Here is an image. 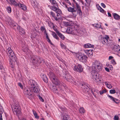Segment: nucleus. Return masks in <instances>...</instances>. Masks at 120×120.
<instances>
[{
	"instance_id": "f03ea898",
	"label": "nucleus",
	"mask_w": 120,
	"mask_h": 120,
	"mask_svg": "<svg viewBox=\"0 0 120 120\" xmlns=\"http://www.w3.org/2000/svg\"><path fill=\"white\" fill-rule=\"evenodd\" d=\"M102 68L101 64L98 61L95 60L93 62L91 71H95L97 72L101 70Z\"/></svg>"
},
{
	"instance_id": "0eeeda50",
	"label": "nucleus",
	"mask_w": 120,
	"mask_h": 120,
	"mask_svg": "<svg viewBox=\"0 0 120 120\" xmlns=\"http://www.w3.org/2000/svg\"><path fill=\"white\" fill-rule=\"evenodd\" d=\"M23 93L25 95L30 99L32 98L33 95L30 89L25 88L24 90Z\"/></svg>"
},
{
	"instance_id": "4468645a",
	"label": "nucleus",
	"mask_w": 120,
	"mask_h": 120,
	"mask_svg": "<svg viewBox=\"0 0 120 120\" xmlns=\"http://www.w3.org/2000/svg\"><path fill=\"white\" fill-rule=\"evenodd\" d=\"M79 26L78 25H76L75 26V30H77V31L78 33L77 34L79 36H82L83 33V32L81 30H78L79 29Z\"/></svg>"
},
{
	"instance_id": "6e6552de",
	"label": "nucleus",
	"mask_w": 120,
	"mask_h": 120,
	"mask_svg": "<svg viewBox=\"0 0 120 120\" xmlns=\"http://www.w3.org/2000/svg\"><path fill=\"white\" fill-rule=\"evenodd\" d=\"M12 108L13 112H15L16 114L20 113V108L18 103L14 104L13 106L12 107Z\"/></svg>"
},
{
	"instance_id": "864d4df0",
	"label": "nucleus",
	"mask_w": 120,
	"mask_h": 120,
	"mask_svg": "<svg viewBox=\"0 0 120 120\" xmlns=\"http://www.w3.org/2000/svg\"><path fill=\"white\" fill-rule=\"evenodd\" d=\"M46 40L50 44L52 45H53V44L51 42V41L49 38L46 39Z\"/></svg>"
},
{
	"instance_id": "de8ad7c7",
	"label": "nucleus",
	"mask_w": 120,
	"mask_h": 120,
	"mask_svg": "<svg viewBox=\"0 0 120 120\" xmlns=\"http://www.w3.org/2000/svg\"><path fill=\"white\" fill-rule=\"evenodd\" d=\"M53 28L54 30L56 32L57 34L59 32L57 30L56 27L54 26H53Z\"/></svg>"
},
{
	"instance_id": "c03bdc74",
	"label": "nucleus",
	"mask_w": 120,
	"mask_h": 120,
	"mask_svg": "<svg viewBox=\"0 0 120 120\" xmlns=\"http://www.w3.org/2000/svg\"><path fill=\"white\" fill-rule=\"evenodd\" d=\"M111 63L113 64V65H114L116 64V63L115 62L114 59H112L110 61Z\"/></svg>"
},
{
	"instance_id": "2eb2a0df",
	"label": "nucleus",
	"mask_w": 120,
	"mask_h": 120,
	"mask_svg": "<svg viewBox=\"0 0 120 120\" xmlns=\"http://www.w3.org/2000/svg\"><path fill=\"white\" fill-rule=\"evenodd\" d=\"M28 82L30 88L38 85L35 81L34 80H30Z\"/></svg>"
},
{
	"instance_id": "0e129e2a",
	"label": "nucleus",
	"mask_w": 120,
	"mask_h": 120,
	"mask_svg": "<svg viewBox=\"0 0 120 120\" xmlns=\"http://www.w3.org/2000/svg\"><path fill=\"white\" fill-rule=\"evenodd\" d=\"M101 6L103 7L104 8H105L106 7V6L103 3H101Z\"/></svg>"
},
{
	"instance_id": "5701e85b",
	"label": "nucleus",
	"mask_w": 120,
	"mask_h": 120,
	"mask_svg": "<svg viewBox=\"0 0 120 120\" xmlns=\"http://www.w3.org/2000/svg\"><path fill=\"white\" fill-rule=\"evenodd\" d=\"M65 73L64 74L65 75L64 76L65 79L67 80H68V79H71L72 78L71 76L68 73V72L66 71Z\"/></svg>"
},
{
	"instance_id": "ddd939ff",
	"label": "nucleus",
	"mask_w": 120,
	"mask_h": 120,
	"mask_svg": "<svg viewBox=\"0 0 120 120\" xmlns=\"http://www.w3.org/2000/svg\"><path fill=\"white\" fill-rule=\"evenodd\" d=\"M50 13L53 19L56 21L58 20L60 18V15L59 14H56V16L53 12H51Z\"/></svg>"
},
{
	"instance_id": "e2e57ef3",
	"label": "nucleus",
	"mask_w": 120,
	"mask_h": 120,
	"mask_svg": "<svg viewBox=\"0 0 120 120\" xmlns=\"http://www.w3.org/2000/svg\"><path fill=\"white\" fill-rule=\"evenodd\" d=\"M39 98L40 100L41 101L43 102L44 101L43 99L42 98V97H41L40 96H39Z\"/></svg>"
},
{
	"instance_id": "49530a36",
	"label": "nucleus",
	"mask_w": 120,
	"mask_h": 120,
	"mask_svg": "<svg viewBox=\"0 0 120 120\" xmlns=\"http://www.w3.org/2000/svg\"><path fill=\"white\" fill-rule=\"evenodd\" d=\"M98 10L101 13H103L104 12V14H106V11H105L104 10L102 9L101 8L100 9Z\"/></svg>"
},
{
	"instance_id": "9b49d317",
	"label": "nucleus",
	"mask_w": 120,
	"mask_h": 120,
	"mask_svg": "<svg viewBox=\"0 0 120 120\" xmlns=\"http://www.w3.org/2000/svg\"><path fill=\"white\" fill-rule=\"evenodd\" d=\"M107 96L109 98H110V100H112L116 104H118L119 103L120 100L118 99L114 98L112 96L108 94L107 95Z\"/></svg>"
},
{
	"instance_id": "69168bd1",
	"label": "nucleus",
	"mask_w": 120,
	"mask_h": 120,
	"mask_svg": "<svg viewBox=\"0 0 120 120\" xmlns=\"http://www.w3.org/2000/svg\"><path fill=\"white\" fill-rule=\"evenodd\" d=\"M107 66H109L110 68V69L112 70L113 69L112 66L111 65H108Z\"/></svg>"
},
{
	"instance_id": "09e8293b",
	"label": "nucleus",
	"mask_w": 120,
	"mask_h": 120,
	"mask_svg": "<svg viewBox=\"0 0 120 120\" xmlns=\"http://www.w3.org/2000/svg\"><path fill=\"white\" fill-rule=\"evenodd\" d=\"M56 11H56V14H59L60 15V14H61V10L60 9L57 8Z\"/></svg>"
},
{
	"instance_id": "6e6d98bb",
	"label": "nucleus",
	"mask_w": 120,
	"mask_h": 120,
	"mask_svg": "<svg viewBox=\"0 0 120 120\" xmlns=\"http://www.w3.org/2000/svg\"><path fill=\"white\" fill-rule=\"evenodd\" d=\"M12 24H11V25H12L13 26H16L17 24L14 21H13Z\"/></svg>"
},
{
	"instance_id": "3c124183",
	"label": "nucleus",
	"mask_w": 120,
	"mask_h": 120,
	"mask_svg": "<svg viewBox=\"0 0 120 120\" xmlns=\"http://www.w3.org/2000/svg\"><path fill=\"white\" fill-rule=\"evenodd\" d=\"M67 31H69L68 33H72V31L71 28L69 27L67 29Z\"/></svg>"
},
{
	"instance_id": "393cba45",
	"label": "nucleus",
	"mask_w": 120,
	"mask_h": 120,
	"mask_svg": "<svg viewBox=\"0 0 120 120\" xmlns=\"http://www.w3.org/2000/svg\"><path fill=\"white\" fill-rule=\"evenodd\" d=\"M103 41H102L103 43L104 44L105 43H107L108 40L109 39V37L107 35H106L105 36L104 38H103Z\"/></svg>"
},
{
	"instance_id": "bb28decb",
	"label": "nucleus",
	"mask_w": 120,
	"mask_h": 120,
	"mask_svg": "<svg viewBox=\"0 0 120 120\" xmlns=\"http://www.w3.org/2000/svg\"><path fill=\"white\" fill-rule=\"evenodd\" d=\"M41 78L46 83L48 82V79L45 75L44 74H42L41 75Z\"/></svg>"
},
{
	"instance_id": "13d9d810",
	"label": "nucleus",
	"mask_w": 120,
	"mask_h": 120,
	"mask_svg": "<svg viewBox=\"0 0 120 120\" xmlns=\"http://www.w3.org/2000/svg\"><path fill=\"white\" fill-rule=\"evenodd\" d=\"M113 57L111 56H110L109 57L108 59L110 61L112 59H113Z\"/></svg>"
},
{
	"instance_id": "c756f323",
	"label": "nucleus",
	"mask_w": 120,
	"mask_h": 120,
	"mask_svg": "<svg viewBox=\"0 0 120 120\" xmlns=\"http://www.w3.org/2000/svg\"><path fill=\"white\" fill-rule=\"evenodd\" d=\"M4 112L2 107L0 105V120H3L2 114Z\"/></svg>"
},
{
	"instance_id": "c85d7f7f",
	"label": "nucleus",
	"mask_w": 120,
	"mask_h": 120,
	"mask_svg": "<svg viewBox=\"0 0 120 120\" xmlns=\"http://www.w3.org/2000/svg\"><path fill=\"white\" fill-rule=\"evenodd\" d=\"M10 66L12 68H13L14 67V62L16 61V59H15V60H13V59H10Z\"/></svg>"
},
{
	"instance_id": "4d7b16f0",
	"label": "nucleus",
	"mask_w": 120,
	"mask_h": 120,
	"mask_svg": "<svg viewBox=\"0 0 120 120\" xmlns=\"http://www.w3.org/2000/svg\"><path fill=\"white\" fill-rule=\"evenodd\" d=\"M18 85L21 89H22L23 86L21 83L20 82L18 83Z\"/></svg>"
},
{
	"instance_id": "052dcab7",
	"label": "nucleus",
	"mask_w": 120,
	"mask_h": 120,
	"mask_svg": "<svg viewBox=\"0 0 120 120\" xmlns=\"http://www.w3.org/2000/svg\"><path fill=\"white\" fill-rule=\"evenodd\" d=\"M41 30L42 31H44V32H45V30H46L45 28L43 26L41 27Z\"/></svg>"
},
{
	"instance_id": "f3484780",
	"label": "nucleus",
	"mask_w": 120,
	"mask_h": 120,
	"mask_svg": "<svg viewBox=\"0 0 120 120\" xmlns=\"http://www.w3.org/2000/svg\"><path fill=\"white\" fill-rule=\"evenodd\" d=\"M17 6H18L24 11L26 10L27 9L26 6L23 4L22 3L19 2L18 3Z\"/></svg>"
},
{
	"instance_id": "39448f33",
	"label": "nucleus",
	"mask_w": 120,
	"mask_h": 120,
	"mask_svg": "<svg viewBox=\"0 0 120 120\" xmlns=\"http://www.w3.org/2000/svg\"><path fill=\"white\" fill-rule=\"evenodd\" d=\"M31 59L34 64L38 63H40L42 61L44 62L42 59L40 57H38L36 55H33L31 56Z\"/></svg>"
},
{
	"instance_id": "bf43d9fd",
	"label": "nucleus",
	"mask_w": 120,
	"mask_h": 120,
	"mask_svg": "<svg viewBox=\"0 0 120 120\" xmlns=\"http://www.w3.org/2000/svg\"><path fill=\"white\" fill-rule=\"evenodd\" d=\"M32 4L33 6L34 7H36L37 6L36 5L35 3V2L34 1H33L32 3Z\"/></svg>"
},
{
	"instance_id": "8fccbe9b",
	"label": "nucleus",
	"mask_w": 120,
	"mask_h": 120,
	"mask_svg": "<svg viewBox=\"0 0 120 120\" xmlns=\"http://www.w3.org/2000/svg\"><path fill=\"white\" fill-rule=\"evenodd\" d=\"M106 92V90L105 89H104L101 91L100 92V94L101 95L104 93H105Z\"/></svg>"
},
{
	"instance_id": "4c0bfd02",
	"label": "nucleus",
	"mask_w": 120,
	"mask_h": 120,
	"mask_svg": "<svg viewBox=\"0 0 120 120\" xmlns=\"http://www.w3.org/2000/svg\"><path fill=\"white\" fill-rule=\"evenodd\" d=\"M49 0L51 3L53 5H57V4L56 1L55 0Z\"/></svg>"
},
{
	"instance_id": "58836bf2",
	"label": "nucleus",
	"mask_w": 120,
	"mask_h": 120,
	"mask_svg": "<svg viewBox=\"0 0 120 120\" xmlns=\"http://www.w3.org/2000/svg\"><path fill=\"white\" fill-rule=\"evenodd\" d=\"M57 34L62 39L64 40L65 38L64 36L60 32Z\"/></svg>"
},
{
	"instance_id": "a878e982",
	"label": "nucleus",
	"mask_w": 120,
	"mask_h": 120,
	"mask_svg": "<svg viewBox=\"0 0 120 120\" xmlns=\"http://www.w3.org/2000/svg\"><path fill=\"white\" fill-rule=\"evenodd\" d=\"M84 52L88 56H90L93 54V50H85L84 51Z\"/></svg>"
},
{
	"instance_id": "dca6fc26",
	"label": "nucleus",
	"mask_w": 120,
	"mask_h": 120,
	"mask_svg": "<svg viewBox=\"0 0 120 120\" xmlns=\"http://www.w3.org/2000/svg\"><path fill=\"white\" fill-rule=\"evenodd\" d=\"M6 1L11 5H13L15 6H17L18 3L15 0H6Z\"/></svg>"
},
{
	"instance_id": "2f4dec72",
	"label": "nucleus",
	"mask_w": 120,
	"mask_h": 120,
	"mask_svg": "<svg viewBox=\"0 0 120 120\" xmlns=\"http://www.w3.org/2000/svg\"><path fill=\"white\" fill-rule=\"evenodd\" d=\"M76 14L74 13H72V14L69 15L67 16V17L72 18H74L76 17Z\"/></svg>"
},
{
	"instance_id": "774afa93",
	"label": "nucleus",
	"mask_w": 120,
	"mask_h": 120,
	"mask_svg": "<svg viewBox=\"0 0 120 120\" xmlns=\"http://www.w3.org/2000/svg\"><path fill=\"white\" fill-rule=\"evenodd\" d=\"M105 70L108 72H109V69L108 68H107V67L105 68Z\"/></svg>"
},
{
	"instance_id": "7ed1b4c3",
	"label": "nucleus",
	"mask_w": 120,
	"mask_h": 120,
	"mask_svg": "<svg viewBox=\"0 0 120 120\" xmlns=\"http://www.w3.org/2000/svg\"><path fill=\"white\" fill-rule=\"evenodd\" d=\"M91 73L93 79L95 82L98 84L101 82L102 78L100 75L98 74L97 72L94 71H91Z\"/></svg>"
},
{
	"instance_id": "ea45409f",
	"label": "nucleus",
	"mask_w": 120,
	"mask_h": 120,
	"mask_svg": "<svg viewBox=\"0 0 120 120\" xmlns=\"http://www.w3.org/2000/svg\"><path fill=\"white\" fill-rule=\"evenodd\" d=\"M52 34L54 38L57 40L59 39V38L55 32H52Z\"/></svg>"
},
{
	"instance_id": "680f3d73",
	"label": "nucleus",
	"mask_w": 120,
	"mask_h": 120,
	"mask_svg": "<svg viewBox=\"0 0 120 120\" xmlns=\"http://www.w3.org/2000/svg\"><path fill=\"white\" fill-rule=\"evenodd\" d=\"M68 4L70 5H71V3L70 2L69 0H64Z\"/></svg>"
},
{
	"instance_id": "aec40b11",
	"label": "nucleus",
	"mask_w": 120,
	"mask_h": 120,
	"mask_svg": "<svg viewBox=\"0 0 120 120\" xmlns=\"http://www.w3.org/2000/svg\"><path fill=\"white\" fill-rule=\"evenodd\" d=\"M120 49V46L118 45H114L113 50L115 52L118 53Z\"/></svg>"
},
{
	"instance_id": "a211bd4d",
	"label": "nucleus",
	"mask_w": 120,
	"mask_h": 120,
	"mask_svg": "<svg viewBox=\"0 0 120 120\" xmlns=\"http://www.w3.org/2000/svg\"><path fill=\"white\" fill-rule=\"evenodd\" d=\"M30 88L31 90H33V91L35 93H38L39 92V91L40 90H39V88L38 85Z\"/></svg>"
},
{
	"instance_id": "e433bc0d",
	"label": "nucleus",
	"mask_w": 120,
	"mask_h": 120,
	"mask_svg": "<svg viewBox=\"0 0 120 120\" xmlns=\"http://www.w3.org/2000/svg\"><path fill=\"white\" fill-rule=\"evenodd\" d=\"M94 26L96 27L97 29H99L100 28L102 29L103 28L101 27V25L98 24H95L93 25Z\"/></svg>"
},
{
	"instance_id": "b1692460",
	"label": "nucleus",
	"mask_w": 120,
	"mask_h": 120,
	"mask_svg": "<svg viewBox=\"0 0 120 120\" xmlns=\"http://www.w3.org/2000/svg\"><path fill=\"white\" fill-rule=\"evenodd\" d=\"M73 3L76 5V9L78 11L79 13L80 14L82 13V11L79 5L75 1L73 2Z\"/></svg>"
},
{
	"instance_id": "79ce46f5",
	"label": "nucleus",
	"mask_w": 120,
	"mask_h": 120,
	"mask_svg": "<svg viewBox=\"0 0 120 120\" xmlns=\"http://www.w3.org/2000/svg\"><path fill=\"white\" fill-rule=\"evenodd\" d=\"M60 45L61 48L62 49H65L66 48V46L62 42H61L60 43Z\"/></svg>"
},
{
	"instance_id": "20e7f679",
	"label": "nucleus",
	"mask_w": 120,
	"mask_h": 120,
	"mask_svg": "<svg viewBox=\"0 0 120 120\" xmlns=\"http://www.w3.org/2000/svg\"><path fill=\"white\" fill-rule=\"evenodd\" d=\"M49 78L52 81V82L56 85H58L60 84V82L57 77L52 72H49L48 74Z\"/></svg>"
},
{
	"instance_id": "9d476101",
	"label": "nucleus",
	"mask_w": 120,
	"mask_h": 120,
	"mask_svg": "<svg viewBox=\"0 0 120 120\" xmlns=\"http://www.w3.org/2000/svg\"><path fill=\"white\" fill-rule=\"evenodd\" d=\"M73 69L74 71H77L79 72H82L83 70V68L81 65L79 64L77 65H75L74 68H73Z\"/></svg>"
},
{
	"instance_id": "6ab92c4d",
	"label": "nucleus",
	"mask_w": 120,
	"mask_h": 120,
	"mask_svg": "<svg viewBox=\"0 0 120 120\" xmlns=\"http://www.w3.org/2000/svg\"><path fill=\"white\" fill-rule=\"evenodd\" d=\"M17 29L19 31V33L21 35H23L25 34V32L24 30L20 26H17Z\"/></svg>"
},
{
	"instance_id": "473e14b6",
	"label": "nucleus",
	"mask_w": 120,
	"mask_h": 120,
	"mask_svg": "<svg viewBox=\"0 0 120 120\" xmlns=\"http://www.w3.org/2000/svg\"><path fill=\"white\" fill-rule=\"evenodd\" d=\"M105 83L107 87L109 89H111L112 87V86L110 83L108 82H105Z\"/></svg>"
},
{
	"instance_id": "cd10ccee",
	"label": "nucleus",
	"mask_w": 120,
	"mask_h": 120,
	"mask_svg": "<svg viewBox=\"0 0 120 120\" xmlns=\"http://www.w3.org/2000/svg\"><path fill=\"white\" fill-rule=\"evenodd\" d=\"M112 15L114 19L116 20H119L120 19V16L115 13H112Z\"/></svg>"
},
{
	"instance_id": "1a4fd4ad",
	"label": "nucleus",
	"mask_w": 120,
	"mask_h": 120,
	"mask_svg": "<svg viewBox=\"0 0 120 120\" xmlns=\"http://www.w3.org/2000/svg\"><path fill=\"white\" fill-rule=\"evenodd\" d=\"M63 4L64 5V7L67 9L68 12H71L72 13L76 12V10L75 9L74 7L72 8L71 7H69L68 5L64 3H63Z\"/></svg>"
},
{
	"instance_id": "a18cd8bd",
	"label": "nucleus",
	"mask_w": 120,
	"mask_h": 120,
	"mask_svg": "<svg viewBox=\"0 0 120 120\" xmlns=\"http://www.w3.org/2000/svg\"><path fill=\"white\" fill-rule=\"evenodd\" d=\"M109 92L111 94H113L116 93V91L115 90L111 89L110 90Z\"/></svg>"
},
{
	"instance_id": "7c9ffc66",
	"label": "nucleus",
	"mask_w": 120,
	"mask_h": 120,
	"mask_svg": "<svg viewBox=\"0 0 120 120\" xmlns=\"http://www.w3.org/2000/svg\"><path fill=\"white\" fill-rule=\"evenodd\" d=\"M69 116L66 114H64L62 117V120H68Z\"/></svg>"
},
{
	"instance_id": "c9c22d12",
	"label": "nucleus",
	"mask_w": 120,
	"mask_h": 120,
	"mask_svg": "<svg viewBox=\"0 0 120 120\" xmlns=\"http://www.w3.org/2000/svg\"><path fill=\"white\" fill-rule=\"evenodd\" d=\"M79 111L80 113L82 114H83L85 112V110L82 107H81L80 108Z\"/></svg>"
},
{
	"instance_id": "37998d69",
	"label": "nucleus",
	"mask_w": 120,
	"mask_h": 120,
	"mask_svg": "<svg viewBox=\"0 0 120 120\" xmlns=\"http://www.w3.org/2000/svg\"><path fill=\"white\" fill-rule=\"evenodd\" d=\"M51 8L52 10L55 11V12H56V11H57L56 10H57V8L55 6H52Z\"/></svg>"
},
{
	"instance_id": "5fc2aeb1",
	"label": "nucleus",
	"mask_w": 120,
	"mask_h": 120,
	"mask_svg": "<svg viewBox=\"0 0 120 120\" xmlns=\"http://www.w3.org/2000/svg\"><path fill=\"white\" fill-rule=\"evenodd\" d=\"M44 34L45 36H46V39L49 38L48 36L47 33L46 32V30H45V32H44Z\"/></svg>"
},
{
	"instance_id": "338daca9",
	"label": "nucleus",
	"mask_w": 120,
	"mask_h": 120,
	"mask_svg": "<svg viewBox=\"0 0 120 120\" xmlns=\"http://www.w3.org/2000/svg\"><path fill=\"white\" fill-rule=\"evenodd\" d=\"M96 6L97 9L98 10L100 9L101 8V7H100L99 5L98 4L96 5Z\"/></svg>"
},
{
	"instance_id": "f257e3e1",
	"label": "nucleus",
	"mask_w": 120,
	"mask_h": 120,
	"mask_svg": "<svg viewBox=\"0 0 120 120\" xmlns=\"http://www.w3.org/2000/svg\"><path fill=\"white\" fill-rule=\"evenodd\" d=\"M71 52L73 54L75 55L76 57L80 62H86L87 61L88 57L86 55L79 53H75L72 51Z\"/></svg>"
},
{
	"instance_id": "4be33fe9",
	"label": "nucleus",
	"mask_w": 120,
	"mask_h": 120,
	"mask_svg": "<svg viewBox=\"0 0 120 120\" xmlns=\"http://www.w3.org/2000/svg\"><path fill=\"white\" fill-rule=\"evenodd\" d=\"M13 21L12 19H11L10 17L8 16L6 17V23L8 24L11 25Z\"/></svg>"
},
{
	"instance_id": "603ef678",
	"label": "nucleus",
	"mask_w": 120,
	"mask_h": 120,
	"mask_svg": "<svg viewBox=\"0 0 120 120\" xmlns=\"http://www.w3.org/2000/svg\"><path fill=\"white\" fill-rule=\"evenodd\" d=\"M113 119L114 120H119V117L118 116L115 115Z\"/></svg>"
},
{
	"instance_id": "f8f14e48",
	"label": "nucleus",
	"mask_w": 120,
	"mask_h": 120,
	"mask_svg": "<svg viewBox=\"0 0 120 120\" xmlns=\"http://www.w3.org/2000/svg\"><path fill=\"white\" fill-rule=\"evenodd\" d=\"M88 85V84L82 85V86L81 87L82 88L83 92L85 93H87L89 91V88L87 85Z\"/></svg>"
},
{
	"instance_id": "a19ab883",
	"label": "nucleus",
	"mask_w": 120,
	"mask_h": 120,
	"mask_svg": "<svg viewBox=\"0 0 120 120\" xmlns=\"http://www.w3.org/2000/svg\"><path fill=\"white\" fill-rule=\"evenodd\" d=\"M6 11L9 13H10L11 12V10L10 6H8L7 7Z\"/></svg>"
},
{
	"instance_id": "f704fd0d",
	"label": "nucleus",
	"mask_w": 120,
	"mask_h": 120,
	"mask_svg": "<svg viewBox=\"0 0 120 120\" xmlns=\"http://www.w3.org/2000/svg\"><path fill=\"white\" fill-rule=\"evenodd\" d=\"M33 113L35 118L37 119H38L39 118V116L38 115L37 113L34 110H32Z\"/></svg>"
},
{
	"instance_id": "412c9836",
	"label": "nucleus",
	"mask_w": 120,
	"mask_h": 120,
	"mask_svg": "<svg viewBox=\"0 0 120 120\" xmlns=\"http://www.w3.org/2000/svg\"><path fill=\"white\" fill-rule=\"evenodd\" d=\"M22 50L24 52L27 53L29 52V49L27 45H26L24 44L22 46Z\"/></svg>"
},
{
	"instance_id": "423d86ee",
	"label": "nucleus",
	"mask_w": 120,
	"mask_h": 120,
	"mask_svg": "<svg viewBox=\"0 0 120 120\" xmlns=\"http://www.w3.org/2000/svg\"><path fill=\"white\" fill-rule=\"evenodd\" d=\"M6 52L8 55L9 56L10 59H13V60H15L16 57L11 48H8Z\"/></svg>"
},
{
	"instance_id": "72a5a7b5",
	"label": "nucleus",
	"mask_w": 120,
	"mask_h": 120,
	"mask_svg": "<svg viewBox=\"0 0 120 120\" xmlns=\"http://www.w3.org/2000/svg\"><path fill=\"white\" fill-rule=\"evenodd\" d=\"M94 47V45H91V44L89 43L85 44L84 46V47L85 48H93Z\"/></svg>"
}]
</instances>
